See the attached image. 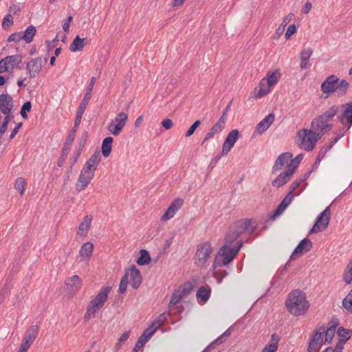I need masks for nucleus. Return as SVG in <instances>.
Masks as SVG:
<instances>
[{
    "mask_svg": "<svg viewBox=\"0 0 352 352\" xmlns=\"http://www.w3.org/2000/svg\"><path fill=\"white\" fill-rule=\"evenodd\" d=\"M285 305L294 316L305 314L309 308V302L307 300L305 293L299 289L292 291L285 302Z\"/></svg>",
    "mask_w": 352,
    "mask_h": 352,
    "instance_id": "nucleus-1",
    "label": "nucleus"
},
{
    "mask_svg": "<svg viewBox=\"0 0 352 352\" xmlns=\"http://www.w3.org/2000/svg\"><path fill=\"white\" fill-rule=\"evenodd\" d=\"M349 87V82L346 80H340L336 76L331 75L321 84L320 88L323 94H326L323 97L326 99L333 92H336L338 96H344Z\"/></svg>",
    "mask_w": 352,
    "mask_h": 352,
    "instance_id": "nucleus-2",
    "label": "nucleus"
},
{
    "mask_svg": "<svg viewBox=\"0 0 352 352\" xmlns=\"http://www.w3.org/2000/svg\"><path fill=\"white\" fill-rule=\"evenodd\" d=\"M111 289L112 287L109 285L102 287L94 298L89 302L84 316L85 322L89 321L91 318H94L95 314L103 307L105 302L107 301L109 294Z\"/></svg>",
    "mask_w": 352,
    "mask_h": 352,
    "instance_id": "nucleus-3",
    "label": "nucleus"
},
{
    "mask_svg": "<svg viewBox=\"0 0 352 352\" xmlns=\"http://www.w3.org/2000/svg\"><path fill=\"white\" fill-rule=\"evenodd\" d=\"M243 243L242 241H239L237 242V245L234 247H230L228 244L223 245L219 249L214 258L212 265L214 270H217L218 267H222L229 264L238 254L239 250L243 245Z\"/></svg>",
    "mask_w": 352,
    "mask_h": 352,
    "instance_id": "nucleus-4",
    "label": "nucleus"
},
{
    "mask_svg": "<svg viewBox=\"0 0 352 352\" xmlns=\"http://www.w3.org/2000/svg\"><path fill=\"white\" fill-rule=\"evenodd\" d=\"M212 248L210 242L206 241L199 244L195 255V264L203 266L210 258Z\"/></svg>",
    "mask_w": 352,
    "mask_h": 352,
    "instance_id": "nucleus-5",
    "label": "nucleus"
},
{
    "mask_svg": "<svg viewBox=\"0 0 352 352\" xmlns=\"http://www.w3.org/2000/svg\"><path fill=\"white\" fill-rule=\"evenodd\" d=\"M331 219L330 206H327L321 213L319 214L309 234H311L322 232L328 227Z\"/></svg>",
    "mask_w": 352,
    "mask_h": 352,
    "instance_id": "nucleus-6",
    "label": "nucleus"
},
{
    "mask_svg": "<svg viewBox=\"0 0 352 352\" xmlns=\"http://www.w3.org/2000/svg\"><path fill=\"white\" fill-rule=\"evenodd\" d=\"M338 109L339 108L337 105L331 106L325 112L312 120L311 124V129H318L320 124L329 122L336 116Z\"/></svg>",
    "mask_w": 352,
    "mask_h": 352,
    "instance_id": "nucleus-7",
    "label": "nucleus"
},
{
    "mask_svg": "<svg viewBox=\"0 0 352 352\" xmlns=\"http://www.w3.org/2000/svg\"><path fill=\"white\" fill-rule=\"evenodd\" d=\"M47 58L41 57L32 58L26 66L27 74L30 78H35L42 70L43 65L47 63Z\"/></svg>",
    "mask_w": 352,
    "mask_h": 352,
    "instance_id": "nucleus-8",
    "label": "nucleus"
},
{
    "mask_svg": "<svg viewBox=\"0 0 352 352\" xmlns=\"http://www.w3.org/2000/svg\"><path fill=\"white\" fill-rule=\"evenodd\" d=\"M298 141L300 142L301 148L306 151H312L316 143L314 142V138H312L309 131L305 129L300 130L297 133Z\"/></svg>",
    "mask_w": 352,
    "mask_h": 352,
    "instance_id": "nucleus-9",
    "label": "nucleus"
},
{
    "mask_svg": "<svg viewBox=\"0 0 352 352\" xmlns=\"http://www.w3.org/2000/svg\"><path fill=\"white\" fill-rule=\"evenodd\" d=\"M184 200L182 198H177L173 200L167 208L165 213L161 217L162 221H167L175 214L177 210L183 206Z\"/></svg>",
    "mask_w": 352,
    "mask_h": 352,
    "instance_id": "nucleus-10",
    "label": "nucleus"
},
{
    "mask_svg": "<svg viewBox=\"0 0 352 352\" xmlns=\"http://www.w3.org/2000/svg\"><path fill=\"white\" fill-rule=\"evenodd\" d=\"M312 246L313 243L310 239L308 238L303 239L300 241V243L294 249V252L290 256V259H294L298 256V254L309 251Z\"/></svg>",
    "mask_w": 352,
    "mask_h": 352,
    "instance_id": "nucleus-11",
    "label": "nucleus"
},
{
    "mask_svg": "<svg viewBox=\"0 0 352 352\" xmlns=\"http://www.w3.org/2000/svg\"><path fill=\"white\" fill-rule=\"evenodd\" d=\"M252 225V220L250 219H243L236 221L230 228L231 230L236 233L239 236L248 230Z\"/></svg>",
    "mask_w": 352,
    "mask_h": 352,
    "instance_id": "nucleus-12",
    "label": "nucleus"
},
{
    "mask_svg": "<svg viewBox=\"0 0 352 352\" xmlns=\"http://www.w3.org/2000/svg\"><path fill=\"white\" fill-rule=\"evenodd\" d=\"M67 289L72 295L75 294L82 287V280L78 275H74L65 280Z\"/></svg>",
    "mask_w": 352,
    "mask_h": 352,
    "instance_id": "nucleus-13",
    "label": "nucleus"
},
{
    "mask_svg": "<svg viewBox=\"0 0 352 352\" xmlns=\"http://www.w3.org/2000/svg\"><path fill=\"white\" fill-rule=\"evenodd\" d=\"M342 112L338 116V120L344 124V120L349 124L348 129L352 125V102H348L342 105Z\"/></svg>",
    "mask_w": 352,
    "mask_h": 352,
    "instance_id": "nucleus-14",
    "label": "nucleus"
},
{
    "mask_svg": "<svg viewBox=\"0 0 352 352\" xmlns=\"http://www.w3.org/2000/svg\"><path fill=\"white\" fill-rule=\"evenodd\" d=\"M13 100L10 95L2 94L0 95V110L3 114H10L13 108Z\"/></svg>",
    "mask_w": 352,
    "mask_h": 352,
    "instance_id": "nucleus-15",
    "label": "nucleus"
},
{
    "mask_svg": "<svg viewBox=\"0 0 352 352\" xmlns=\"http://www.w3.org/2000/svg\"><path fill=\"white\" fill-rule=\"evenodd\" d=\"M155 331L156 328H152V327H148L146 328L139 338L133 350V352H136L138 349L142 348Z\"/></svg>",
    "mask_w": 352,
    "mask_h": 352,
    "instance_id": "nucleus-16",
    "label": "nucleus"
},
{
    "mask_svg": "<svg viewBox=\"0 0 352 352\" xmlns=\"http://www.w3.org/2000/svg\"><path fill=\"white\" fill-rule=\"evenodd\" d=\"M130 274V284L132 288L137 289L140 286L142 282V277L140 270L136 267L135 265H132L129 270Z\"/></svg>",
    "mask_w": 352,
    "mask_h": 352,
    "instance_id": "nucleus-17",
    "label": "nucleus"
},
{
    "mask_svg": "<svg viewBox=\"0 0 352 352\" xmlns=\"http://www.w3.org/2000/svg\"><path fill=\"white\" fill-rule=\"evenodd\" d=\"M274 120V114L270 113L268 114L263 120H262L256 126V129L254 131V134L258 133L261 134L266 131L270 125L273 123Z\"/></svg>",
    "mask_w": 352,
    "mask_h": 352,
    "instance_id": "nucleus-18",
    "label": "nucleus"
},
{
    "mask_svg": "<svg viewBox=\"0 0 352 352\" xmlns=\"http://www.w3.org/2000/svg\"><path fill=\"white\" fill-rule=\"evenodd\" d=\"M226 123L223 122L222 120H218L216 124H214L212 128L210 129L209 132L207 133L205 138H204L201 145L203 146L204 143L208 140L213 138L215 134L221 133L223 129L225 128Z\"/></svg>",
    "mask_w": 352,
    "mask_h": 352,
    "instance_id": "nucleus-19",
    "label": "nucleus"
},
{
    "mask_svg": "<svg viewBox=\"0 0 352 352\" xmlns=\"http://www.w3.org/2000/svg\"><path fill=\"white\" fill-rule=\"evenodd\" d=\"M292 153L285 152L280 154L276 160L274 164L272 167L273 173L280 170L283 168V166L292 158Z\"/></svg>",
    "mask_w": 352,
    "mask_h": 352,
    "instance_id": "nucleus-20",
    "label": "nucleus"
},
{
    "mask_svg": "<svg viewBox=\"0 0 352 352\" xmlns=\"http://www.w3.org/2000/svg\"><path fill=\"white\" fill-rule=\"evenodd\" d=\"M74 139H75V138L72 137V135H68L67 138L64 144V146L62 149L61 155L58 159V166L59 167H61L63 166V163L65 162V161L67 157L70 147H71Z\"/></svg>",
    "mask_w": 352,
    "mask_h": 352,
    "instance_id": "nucleus-21",
    "label": "nucleus"
},
{
    "mask_svg": "<svg viewBox=\"0 0 352 352\" xmlns=\"http://www.w3.org/2000/svg\"><path fill=\"white\" fill-rule=\"evenodd\" d=\"M292 176V175L287 170L283 172L272 182V185L280 188L287 184L291 179Z\"/></svg>",
    "mask_w": 352,
    "mask_h": 352,
    "instance_id": "nucleus-22",
    "label": "nucleus"
},
{
    "mask_svg": "<svg viewBox=\"0 0 352 352\" xmlns=\"http://www.w3.org/2000/svg\"><path fill=\"white\" fill-rule=\"evenodd\" d=\"M92 179L91 175H86L80 173L76 184V190L78 192L82 191L87 188Z\"/></svg>",
    "mask_w": 352,
    "mask_h": 352,
    "instance_id": "nucleus-23",
    "label": "nucleus"
},
{
    "mask_svg": "<svg viewBox=\"0 0 352 352\" xmlns=\"http://www.w3.org/2000/svg\"><path fill=\"white\" fill-rule=\"evenodd\" d=\"M312 54H313V50L310 47H308V48L301 51V52L300 53V60H301V63L300 65V69H305L311 66V65L309 64L308 62H309V59L310 58Z\"/></svg>",
    "mask_w": 352,
    "mask_h": 352,
    "instance_id": "nucleus-24",
    "label": "nucleus"
},
{
    "mask_svg": "<svg viewBox=\"0 0 352 352\" xmlns=\"http://www.w3.org/2000/svg\"><path fill=\"white\" fill-rule=\"evenodd\" d=\"M92 221V217L91 215H87L84 217L82 222L79 225L78 234L80 236H87Z\"/></svg>",
    "mask_w": 352,
    "mask_h": 352,
    "instance_id": "nucleus-25",
    "label": "nucleus"
},
{
    "mask_svg": "<svg viewBox=\"0 0 352 352\" xmlns=\"http://www.w3.org/2000/svg\"><path fill=\"white\" fill-rule=\"evenodd\" d=\"M86 38H81L79 36H76L69 45V50L73 52L82 51L86 45Z\"/></svg>",
    "mask_w": 352,
    "mask_h": 352,
    "instance_id": "nucleus-26",
    "label": "nucleus"
},
{
    "mask_svg": "<svg viewBox=\"0 0 352 352\" xmlns=\"http://www.w3.org/2000/svg\"><path fill=\"white\" fill-rule=\"evenodd\" d=\"M279 340V336L276 333H273L271 337V342L265 345L261 352H276L278 349Z\"/></svg>",
    "mask_w": 352,
    "mask_h": 352,
    "instance_id": "nucleus-27",
    "label": "nucleus"
},
{
    "mask_svg": "<svg viewBox=\"0 0 352 352\" xmlns=\"http://www.w3.org/2000/svg\"><path fill=\"white\" fill-rule=\"evenodd\" d=\"M6 62V65L9 71L12 70L14 67L20 64L22 61L23 56L20 54H15L12 56H8L4 58Z\"/></svg>",
    "mask_w": 352,
    "mask_h": 352,
    "instance_id": "nucleus-28",
    "label": "nucleus"
},
{
    "mask_svg": "<svg viewBox=\"0 0 352 352\" xmlns=\"http://www.w3.org/2000/svg\"><path fill=\"white\" fill-rule=\"evenodd\" d=\"M39 327L37 324L30 326L26 331L23 339L34 342L38 334Z\"/></svg>",
    "mask_w": 352,
    "mask_h": 352,
    "instance_id": "nucleus-29",
    "label": "nucleus"
},
{
    "mask_svg": "<svg viewBox=\"0 0 352 352\" xmlns=\"http://www.w3.org/2000/svg\"><path fill=\"white\" fill-rule=\"evenodd\" d=\"M113 138L112 137H107L102 140V153L104 157H107L111 154L112 150V144Z\"/></svg>",
    "mask_w": 352,
    "mask_h": 352,
    "instance_id": "nucleus-30",
    "label": "nucleus"
},
{
    "mask_svg": "<svg viewBox=\"0 0 352 352\" xmlns=\"http://www.w3.org/2000/svg\"><path fill=\"white\" fill-rule=\"evenodd\" d=\"M211 289L209 286L201 287L197 292L196 296L203 302H206L210 296Z\"/></svg>",
    "mask_w": 352,
    "mask_h": 352,
    "instance_id": "nucleus-31",
    "label": "nucleus"
},
{
    "mask_svg": "<svg viewBox=\"0 0 352 352\" xmlns=\"http://www.w3.org/2000/svg\"><path fill=\"white\" fill-rule=\"evenodd\" d=\"M36 28L33 25L28 26L22 34L23 40L27 43H30L33 41V38L36 34Z\"/></svg>",
    "mask_w": 352,
    "mask_h": 352,
    "instance_id": "nucleus-32",
    "label": "nucleus"
},
{
    "mask_svg": "<svg viewBox=\"0 0 352 352\" xmlns=\"http://www.w3.org/2000/svg\"><path fill=\"white\" fill-rule=\"evenodd\" d=\"M93 249V244L91 242H87L82 245L79 254L83 258H89L92 255Z\"/></svg>",
    "mask_w": 352,
    "mask_h": 352,
    "instance_id": "nucleus-33",
    "label": "nucleus"
},
{
    "mask_svg": "<svg viewBox=\"0 0 352 352\" xmlns=\"http://www.w3.org/2000/svg\"><path fill=\"white\" fill-rule=\"evenodd\" d=\"M303 155L299 154L294 159L292 160L290 163L287 165V171L293 175L295 170L298 167L301 160H302Z\"/></svg>",
    "mask_w": 352,
    "mask_h": 352,
    "instance_id": "nucleus-34",
    "label": "nucleus"
},
{
    "mask_svg": "<svg viewBox=\"0 0 352 352\" xmlns=\"http://www.w3.org/2000/svg\"><path fill=\"white\" fill-rule=\"evenodd\" d=\"M100 161V153L98 151H96L94 153L86 162V164L91 165L90 166H91V168L96 170Z\"/></svg>",
    "mask_w": 352,
    "mask_h": 352,
    "instance_id": "nucleus-35",
    "label": "nucleus"
},
{
    "mask_svg": "<svg viewBox=\"0 0 352 352\" xmlns=\"http://www.w3.org/2000/svg\"><path fill=\"white\" fill-rule=\"evenodd\" d=\"M337 326L338 322L333 323L331 322L330 323V326L327 328L325 332V342L330 343L332 341Z\"/></svg>",
    "mask_w": 352,
    "mask_h": 352,
    "instance_id": "nucleus-36",
    "label": "nucleus"
},
{
    "mask_svg": "<svg viewBox=\"0 0 352 352\" xmlns=\"http://www.w3.org/2000/svg\"><path fill=\"white\" fill-rule=\"evenodd\" d=\"M140 254V256L137 260V263L139 265H148L151 262V256L148 252L146 250H141Z\"/></svg>",
    "mask_w": 352,
    "mask_h": 352,
    "instance_id": "nucleus-37",
    "label": "nucleus"
},
{
    "mask_svg": "<svg viewBox=\"0 0 352 352\" xmlns=\"http://www.w3.org/2000/svg\"><path fill=\"white\" fill-rule=\"evenodd\" d=\"M239 138V132L237 129L232 130L226 136L225 142L234 146Z\"/></svg>",
    "mask_w": 352,
    "mask_h": 352,
    "instance_id": "nucleus-38",
    "label": "nucleus"
},
{
    "mask_svg": "<svg viewBox=\"0 0 352 352\" xmlns=\"http://www.w3.org/2000/svg\"><path fill=\"white\" fill-rule=\"evenodd\" d=\"M193 288L194 285L190 282H186L179 287L177 292L182 297H184L190 294Z\"/></svg>",
    "mask_w": 352,
    "mask_h": 352,
    "instance_id": "nucleus-39",
    "label": "nucleus"
},
{
    "mask_svg": "<svg viewBox=\"0 0 352 352\" xmlns=\"http://www.w3.org/2000/svg\"><path fill=\"white\" fill-rule=\"evenodd\" d=\"M166 320L167 314L166 313H163L160 314L157 318H156L149 327H152V328H156L157 330L164 324Z\"/></svg>",
    "mask_w": 352,
    "mask_h": 352,
    "instance_id": "nucleus-40",
    "label": "nucleus"
},
{
    "mask_svg": "<svg viewBox=\"0 0 352 352\" xmlns=\"http://www.w3.org/2000/svg\"><path fill=\"white\" fill-rule=\"evenodd\" d=\"M294 16L293 13L288 14L283 20L282 23L276 29V34L278 36L281 35L285 30V26L291 21Z\"/></svg>",
    "mask_w": 352,
    "mask_h": 352,
    "instance_id": "nucleus-41",
    "label": "nucleus"
},
{
    "mask_svg": "<svg viewBox=\"0 0 352 352\" xmlns=\"http://www.w3.org/2000/svg\"><path fill=\"white\" fill-rule=\"evenodd\" d=\"M342 307L348 311L352 312V289L345 296L342 302Z\"/></svg>",
    "mask_w": 352,
    "mask_h": 352,
    "instance_id": "nucleus-42",
    "label": "nucleus"
},
{
    "mask_svg": "<svg viewBox=\"0 0 352 352\" xmlns=\"http://www.w3.org/2000/svg\"><path fill=\"white\" fill-rule=\"evenodd\" d=\"M129 272L126 271L124 275L121 278L118 289V292L120 294H124L126 291V287L129 283Z\"/></svg>",
    "mask_w": 352,
    "mask_h": 352,
    "instance_id": "nucleus-43",
    "label": "nucleus"
},
{
    "mask_svg": "<svg viewBox=\"0 0 352 352\" xmlns=\"http://www.w3.org/2000/svg\"><path fill=\"white\" fill-rule=\"evenodd\" d=\"M280 76V73L278 70H276L270 74H267V84L269 87H272L278 82V78Z\"/></svg>",
    "mask_w": 352,
    "mask_h": 352,
    "instance_id": "nucleus-44",
    "label": "nucleus"
},
{
    "mask_svg": "<svg viewBox=\"0 0 352 352\" xmlns=\"http://www.w3.org/2000/svg\"><path fill=\"white\" fill-rule=\"evenodd\" d=\"M82 115H83V113L77 111L75 122H74V126L72 128V129L69 131V135H72V137H74V138L76 137V131L81 122Z\"/></svg>",
    "mask_w": 352,
    "mask_h": 352,
    "instance_id": "nucleus-45",
    "label": "nucleus"
},
{
    "mask_svg": "<svg viewBox=\"0 0 352 352\" xmlns=\"http://www.w3.org/2000/svg\"><path fill=\"white\" fill-rule=\"evenodd\" d=\"M128 120V116L124 112H121L118 114L116 118H115V120L117 122V125L119 126L121 129L124 127V126L126 124V121Z\"/></svg>",
    "mask_w": 352,
    "mask_h": 352,
    "instance_id": "nucleus-46",
    "label": "nucleus"
},
{
    "mask_svg": "<svg viewBox=\"0 0 352 352\" xmlns=\"http://www.w3.org/2000/svg\"><path fill=\"white\" fill-rule=\"evenodd\" d=\"M91 94L85 93L83 99L82 100L81 102L79 104V107L78 108L77 111L84 113L85 110L90 100Z\"/></svg>",
    "mask_w": 352,
    "mask_h": 352,
    "instance_id": "nucleus-47",
    "label": "nucleus"
},
{
    "mask_svg": "<svg viewBox=\"0 0 352 352\" xmlns=\"http://www.w3.org/2000/svg\"><path fill=\"white\" fill-rule=\"evenodd\" d=\"M342 279L347 285L352 283V267H351V266H346L343 274Z\"/></svg>",
    "mask_w": 352,
    "mask_h": 352,
    "instance_id": "nucleus-48",
    "label": "nucleus"
},
{
    "mask_svg": "<svg viewBox=\"0 0 352 352\" xmlns=\"http://www.w3.org/2000/svg\"><path fill=\"white\" fill-rule=\"evenodd\" d=\"M31 109H32V103L30 101H27L23 104V106L21 107V111H20L21 116H22L23 118H24V119L28 118L27 112H30L31 111Z\"/></svg>",
    "mask_w": 352,
    "mask_h": 352,
    "instance_id": "nucleus-49",
    "label": "nucleus"
},
{
    "mask_svg": "<svg viewBox=\"0 0 352 352\" xmlns=\"http://www.w3.org/2000/svg\"><path fill=\"white\" fill-rule=\"evenodd\" d=\"M24 184L25 180L22 177L17 178L14 183V187L16 190H17L19 192L21 195H23L25 191Z\"/></svg>",
    "mask_w": 352,
    "mask_h": 352,
    "instance_id": "nucleus-50",
    "label": "nucleus"
},
{
    "mask_svg": "<svg viewBox=\"0 0 352 352\" xmlns=\"http://www.w3.org/2000/svg\"><path fill=\"white\" fill-rule=\"evenodd\" d=\"M287 206L285 205V203L280 202L277 208L275 210L274 213L271 214L269 218L270 219H275L276 217L279 216L280 214L283 212V211L286 209Z\"/></svg>",
    "mask_w": 352,
    "mask_h": 352,
    "instance_id": "nucleus-51",
    "label": "nucleus"
},
{
    "mask_svg": "<svg viewBox=\"0 0 352 352\" xmlns=\"http://www.w3.org/2000/svg\"><path fill=\"white\" fill-rule=\"evenodd\" d=\"M318 341H317L316 338H311L309 342L307 351L308 352H318L320 348L318 346Z\"/></svg>",
    "mask_w": 352,
    "mask_h": 352,
    "instance_id": "nucleus-52",
    "label": "nucleus"
},
{
    "mask_svg": "<svg viewBox=\"0 0 352 352\" xmlns=\"http://www.w3.org/2000/svg\"><path fill=\"white\" fill-rule=\"evenodd\" d=\"M239 236L235 233L234 231L231 230V228H230L228 233L226 234L225 240L227 243L232 244L234 243Z\"/></svg>",
    "mask_w": 352,
    "mask_h": 352,
    "instance_id": "nucleus-53",
    "label": "nucleus"
},
{
    "mask_svg": "<svg viewBox=\"0 0 352 352\" xmlns=\"http://www.w3.org/2000/svg\"><path fill=\"white\" fill-rule=\"evenodd\" d=\"M332 147V144L327 146L324 151L320 150L318 154V156L315 162V163L313 165V169L318 167V164H320L321 160L324 157L327 151H329Z\"/></svg>",
    "mask_w": 352,
    "mask_h": 352,
    "instance_id": "nucleus-54",
    "label": "nucleus"
},
{
    "mask_svg": "<svg viewBox=\"0 0 352 352\" xmlns=\"http://www.w3.org/2000/svg\"><path fill=\"white\" fill-rule=\"evenodd\" d=\"M349 340V337L345 338H340L338 342L336 343L335 349H333L332 348L331 352H342V350L344 349V344Z\"/></svg>",
    "mask_w": 352,
    "mask_h": 352,
    "instance_id": "nucleus-55",
    "label": "nucleus"
},
{
    "mask_svg": "<svg viewBox=\"0 0 352 352\" xmlns=\"http://www.w3.org/2000/svg\"><path fill=\"white\" fill-rule=\"evenodd\" d=\"M337 333L340 338H350L352 334V330L345 329L343 327H340L338 329Z\"/></svg>",
    "mask_w": 352,
    "mask_h": 352,
    "instance_id": "nucleus-56",
    "label": "nucleus"
},
{
    "mask_svg": "<svg viewBox=\"0 0 352 352\" xmlns=\"http://www.w3.org/2000/svg\"><path fill=\"white\" fill-rule=\"evenodd\" d=\"M108 130L111 132V133L115 136L118 135L122 129L120 128V126H118L116 124H114L113 122H111L108 127Z\"/></svg>",
    "mask_w": 352,
    "mask_h": 352,
    "instance_id": "nucleus-57",
    "label": "nucleus"
},
{
    "mask_svg": "<svg viewBox=\"0 0 352 352\" xmlns=\"http://www.w3.org/2000/svg\"><path fill=\"white\" fill-rule=\"evenodd\" d=\"M90 166L91 165L85 163L82 169L81 170L80 173L82 175H91V177L94 178V173H95L96 170L94 168H91V166Z\"/></svg>",
    "mask_w": 352,
    "mask_h": 352,
    "instance_id": "nucleus-58",
    "label": "nucleus"
},
{
    "mask_svg": "<svg viewBox=\"0 0 352 352\" xmlns=\"http://www.w3.org/2000/svg\"><path fill=\"white\" fill-rule=\"evenodd\" d=\"M32 342L23 338L21 346L17 352H27Z\"/></svg>",
    "mask_w": 352,
    "mask_h": 352,
    "instance_id": "nucleus-59",
    "label": "nucleus"
},
{
    "mask_svg": "<svg viewBox=\"0 0 352 352\" xmlns=\"http://www.w3.org/2000/svg\"><path fill=\"white\" fill-rule=\"evenodd\" d=\"M201 122L199 120H196L188 129L187 132L185 134V136L186 138H188L191 136L195 131V130L198 128V126L200 125Z\"/></svg>",
    "mask_w": 352,
    "mask_h": 352,
    "instance_id": "nucleus-60",
    "label": "nucleus"
},
{
    "mask_svg": "<svg viewBox=\"0 0 352 352\" xmlns=\"http://www.w3.org/2000/svg\"><path fill=\"white\" fill-rule=\"evenodd\" d=\"M182 296L179 294V292L177 291L174 292L171 296L170 300V305H175L177 303H179L181 300L182 299Z\"/></svg>",
    "mask_w": 352,
    "mask_h": 352,
    "instance_id": "nucleus-61",
    "label": "nucleus"
},
{
    "mask_svg": "<svg viewBox=\"0 0 352 352\" xmlns=\"http://www.w3.org/2000/svg\"><path fill=\"white\" fill-rule=\"evenodd\" d=\"M296 32V27L294 24H291L288 26L286 33L285 34V37L286 40L290 38V37L294 34Z\"/></svg>",
    "mask_w": 352,
    "mask_h": 352,
    "instance_id": "nucleus-62",
    "label": "nucleus"
},
{
    "mask_svg": "<svg viewBox=\"0 0 352 352\" xmlns=\"http://www.w3.org/2000/svg\"><path fill=\"white\" fill-rule=\"evenodd\" d=\"M21 40H23L21 32H14V33L12 34L8 38V42L13 41V42L17 43Z\"/></svg>",
    "mask_w": 352,
    "mask_h": 352,
    "instance_id": "nucleus-63",
    "label": "nucleus"
},
{
    "mask_svg": "<svg viewBox=\"0 0 352 352\" xmlns=\"http://www.w3.org/2000/svg\"><path fill=\"white\" fill-rule=\"evenodd\" d=\"M13 23L14 22L12 16L10 14H8L6 15L3 19L2 27L6 29L7 27L12 25Z\"/></svg>",
    "mask_w": 352,
    "mask_h": 352,
    "instance_id": "nucleus-64",
    "label": "nucleus"
}]
</instances>
